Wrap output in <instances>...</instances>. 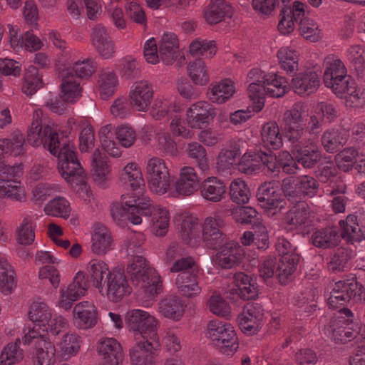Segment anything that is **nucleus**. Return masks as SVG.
Returning a JSON list of instances; mask_svg holds the SVG:
<instances>
[{
  "label": "nucleus",
  "mask_w": 365,
  "mask_h": 365,
  "mask_svg": "<svg viewBox=\"0 0 365 365\" xmlns=\"http://www.w3.org/2000/svg\"><path fill=\"white\" fill-rule=\"evenodd\" d=\"M130 282L147 297L158 295L163 291L160 277L149 265L145 257L135 256L126 267Z\"/></svg>",
  "instance_id": "obj_1"
},
{
  "label": "nucleus",
  "mask_w": 365,
  "mask_h": 365,
  "mask_svg": "<svg viewBox=\"0 0 365 365\" xmlns=\"http://www.w3.org/2000/svg\"><path fill=\"white\" fill-rule=\"evenodd\" d=\"M24 78L22 91L30 98L34 96L32 99L34 102L43 103L53 113L60 115L63 113L66 109L64 104L56 98L53 101L51 98V93L50 91L36 93L37 91L43 86L42 75L39 74L36 67L29 66L26 68Z\"/></svg>",
  "instance_id": "obj_2"
},
{
  "label": "nucleus",
  "mask_w": 365,
  "mask_h": 365,
  "mask_svg": "<svg viewBox=\"0 0 365 365\" xmlns=\"http://www.w3.org/2000/svg\"><path fill=\"white\" fill-rule=\"evenodd\" d=\"M75 148L67 140L57 150L58 170L61 176L69 183L81 185L85 183L86 173L77 159Z\"/></svg>",
  "instance_id": "obj_3"
},
{
  "label": "nucleus",
  "mask_w": 365,
  "mask_h": 365,
  "mask_svg": "<svg viewBox=\"0 0 365 365\" xmlns=\"http://www.w3.org/2000/svg\"><path fill=\"white\" fill-rule=\"evenodd\" d=\"M350 302H365V288L356 277L336 282L327 299V304L333 309Z\"/></svg>",
  "instance_id": "obj_4"
},
{
  "label": "nucleus",
  "mask_w": 365,
  "mask_h": 365,
  "mask_svg": "<svg viewBox=\"0 0 365 365\" xmlns=\"http://www.w3.org/2000/svg\"><path fill=\"white\" fill-rule=\"evenodd\" d=\"M27 142L34 147L42 145L51 154L56 155L57 150L66 145L67 139L48 125H42L41 121L34 120L27 131Z\"/></svg>",
  "instance_id": "obj_5"
},
{
  "label": "nucleus",
  "mask_w": 365,
  "mask_h": 365,
  "mask_svg": "<svg viewBox=\"0 0 365 365\" xmlns=\"http://www.w3.org/2000/svg\"><path fill=\"white\" fill-rule=\"evenodd\" d=\"M125 324L135 339L159 338L157 332L158 320L148 312L140 309L129 310L125 315Z\"/></svg>",
  "instance_id": "obj_6"
},
{
  "label": "nucleus",
  "mask_w": 365,
  "mask_h": 365,
  "mask_svg": "<svg viewBox=\"0 0 365 365\" xmlns=\"http://www.w3.org/2000/svg\"><path fill=\"white\" fill-rule=\"evenodd\" d=\"M207 337L212 344L222 353H235L239 348L238 338L230 324L219 320L210 321L207 324Z\"/></svg>",
  "instance_id": "obj_7"
},
{
  "label": "nucleus",
  "mask_w": 365,
  "mask_h": 365,
  "mask_svg": "<svg viewBox=\"0 0 365 365\" xmlns=\"http://www.w3.org/2000/svg\"><path fill=\"white\" fill-rule=\"evenodd\" d=\"M291 143L292 156L287 151L283 152L282 156L287 160H294L304 168H314L323 158L324 155L318 145L310 140H304L302 138Z\"/></svg>",
  "instance_id": "obj_8"
},
{
  "label": "nucleus",
  "mask_w": 365,
  "mask_h": 365,
  "mask_svg": "<svg viewBox=\"0 0 365 365\" xmlns=\"http://www.w3.org/2000/svg\"><path fill=\"white\" fill-rule=\"evenodd\" d=\"M307 114L303 106L294 104L284 113L281 124L283 135L291 143L302 139L307 123Z\"/></svg>",
  "instance_id": "obj_9"
},
{
  "label": "nucleus",
  "mask_w": 365,
  "mask_h": 365,
  "mask_svg": "<svg viewBox=\"0 0 365 365\" xmlns=\"http://www.w3.org/2000/svg\"><path fill=\"white\" fill-rule=\"evenodd\" d=\"M146 175L150 190L157 194L165 193L170 185L168 168L163 160L153 158L148 162Z\"/></svg>",
  "instance_id": "obj_10"
},
{
  "label": "nucleus",
  "mask_w": 365,
  "mask_h": 365,
  "mask_svg": "<svg viewBox=\"0 0 365 365\" xmlns=\"http://www.w3.org/2000/svg\"><path fill=\"white\" fill-rule=\"evenodd\" d=\"M159 338L135 339V344L130 349L132 365H155V357L160 350Z\"/></svg>",
  "instance_id": "obj_11"
},
{
  "label": "nucleus",
  "mask_w": 365,
  "mask_h": 365,
  "mask_svg": "<svg viewBox=\"0 0 365 365\" xmlns=\"http://www.w3.org/2000/svg\"><path fill=\"white\" fill-rule=\"evenodd\" d=\"M256 198L259 205L267 210H281L286 205L279 182L274 180L262 183L256 192Z\"/></svg>",
  "instance_id": "obj_12"
},
{
  "label": "nucleus",
  "mask_w": 365,
  "mask_h": 365,
  "mask_svg": "<svg viewBox=\"0 0 365 365\" xmlns=\"http://www.w3.org/2000/svg\"><path fill=\"white\" fill-rule=\"evenodd\" d=\"M105 284H106V295L112 302H119L132 292L124 270L120 268L113 269L110 273H108L104 279Z\"/></svg>",
  "instance_id": "obj_13"
},
{
  "label": "nucleus",
  "mask_w": 365,
  "mask_h": 365,
  "mask_svg": "<svg viewBox=\"0 0 365 365\" xmlns=\"http://www.w3.org/2000/svg\"><path fill=\"white\" fill-rule=\"evenodd\" d=\"M187 122L194 129L206 128L217 115V109L205 101L193 103L187 110Z\"/></svg>",
  "instance_id": "obj_14"
},
{
  "label": "nucleus",
  "mask_w": 365,
  "mask_h": 365,
  "mask_svg": "<svg viewBox=\"0 0 365 365\" xmlns=\"http://www.w3.org/2000/svg\"><path fill=\"white\" fill-rule=\"evenodd\" d=\"M245 257L242 247L235 241L225 242L215 255V262L222 269H232L239 265Z\"/></svg>",
  "instance_id": "obj_15"
},
{
  "label": "nucleus",
  "mask_w": 365,
  "mask_h": 365,
  "mask_svg": "<svg viewBox=\"0 0 365 365\" xmlns=\"http://www.w3.org/2000/svg\"><path fill=\"white\" fill-rule=\"evenodd\" d=\"M328 331L336 343L346 344L352 339L359 341L362 338L359 334L357 325L349 323V319L343 317L331 320Z\"/></svg>",
  "instance_id": "obj_16"
},
{
  "label": "nucleus",
  "mask_w": 365,
  "mask_h": 365,
  "mask_svg": "<svg viewBox=\"0 0 365 365\" xmlns=\"http://www.w3.org/2000/svg\"><path fill=\"white\" fill-rule=\"evenodd\" d=\"M223 225L220 217L206 218L202 227V238L207 248L220 249L224 245L226 235L220 230Z\"/></svg>",
  "instance_id": "obj_17"
},
{
  "label": "nucleus",
  "mask_w": 365,
  "mask_h": 365,
  "mask_svg": "<svg viewBox=\"0 0 365 365\" xmlns=\"http://www.w3.org/2000/svg\"><path fill=\"white\" fill-rule=\"evenodd\" d=\"M98 354L102 357L103 365H123L124 353L120 344L114 338L101 340L97 347Z\"/></svg>",
  "instance_id": "obj_18"
},
{
  "label": "nucleus",
  "mask_w": 365,
  "mask_h": 365,
  "mask_svg": "<svg viewBox=\"0 0 365 365\" xmlns=\"http://www.w3.org/2000/svg\"><path fill=\"white\" fill-rule=\"evenodd\" d=\"M290 86L298 95L309 96L317 91L320 86V78L317 72L307 70L296 74Z\"/></svg>",
  "instance_id": "obj_19"
},
{
  "label": "nucleus",
  "mask_w": 365,
  "mask_h": 365,
  "mask_svg": "<svg viewBox=\"0 0 365 365\" xmlns=\"http://www.w3.org/2000/svg\"><path fill=\"white\" fill-rule=\"evenodd\" d=\"M76 325L83 329L95 327L98 322V310L93 303L83 301L77 304L73 311Z\"/></svg>",
  "instance_id": "obj_20"
},
{
  "label": "nucleus",
  "mask_w": 365,
  "mask_h": 365,
  "mask_svg": "<svg viewBox=\"0 0 365 365\" xmlns=\"http://www.w3.org/2000/svg\"><path fill=\"white\" fill-rule=\"evenodd\" d=\"M339 225L341 228L340 238L348 243L353 244L365 240V230L363 226L360 225L357 215L349 214L345 220H341Z\"/></svg>",
  "instance_id": "obj_21"
},
{
  "label": "nucleus",
  "mask_w": 365,
  "mask_h": 365,
  "mask_svg": "<svg viewBox=\"0 0 365 365\" xmlns=\"http://www.w3.org/2000/svg\"><path fill=\"white\" fill-rule=\"evenodd\" d=\"M153 98V87L147 81L136 82L135 88L130 93V103L139 111H145L150 105Z\"/></svg>",
  "instance_id": "obj_22"
},
{
  "label": "nucleus",
  "mask_w": 365,
  "mask_h": 365,
  "mask_svg": "<svg viewBox=\"0 0 365 365\" xmlns=\"http://www.w3.org/2000/svg\"><path fill=\"white\" fill-rule=\"evenodd\" d=\"M198 272H184L179 273L175 279L178 292L187 298L194 297L201 292L198 282Z\"/></svg>",
  "instance_id": "obj_23"
},
{
  "label": "nucleus",
  "mask_w": 365,
  "mask_h": 365,
  "mask_svg": "<svg viewBox=\"0 0 365 365\" xmlns=\"http://www.w3.org/2000/svg\"><path fill=\"white\" fill-rule=\"evenodd\" d=\"M312 244L320 249H331L340 243V235L336 227H326L315 230L311 236Z\"/></svg>",
  "instance_id": "obj_24"
},
{
  "label": "nucleus",
  "mask_w": 365,
  "mask_h": 365,
  "mask_svg": "<svg viewBox=\"0 0 365 365\" xmlns=\"http://www.w3.org/2000/svg\"><path fill=\"white\" fill-rule=\"evenodd\" d=\"M34 365H54L56 348L53 344L46 338L40 337L35 342V351L32 354Z\"/></svg>",
  "instance_id": "obj_25"
},
{
  "label": "nucleus",
  "mask_w": 365,
  "mask_h": 365,
  "mask_svg": "<svg viewBox=\"0 0 365 365\" xmlns=\"http://www.w3.org/2000/svg\"><path fill=\"white\" fill-rule=\"evenodd\" d=\"M301 256L298 253L285 255L277 259V278L280 284L286 285L293 279V274L297 270Z\"/></svg>",
  "instance_id": "obj_26"
},
{
  "label": "nucleus",
  "mask_w": 365,
  "mask_h": 365,
  "mask_svg": "<svg viewBox=\"0 0 365 365\" xmlns=\"http://www.w3.org/2000/svg\"><path fill=\"white\" fill-rule=\"evenodd\" d=\"M158 310L164 317L174 321L180 320L185 312L182 301L175 294L163 298L158 303Z\"/></svg>",
  "instance_id": "obj_27"
},
{
  "label": "nucleus",
  "mask_w": 365,
  "mask_h": 365,
  "mask_svg": "<svg viewBox=\"0 0 365 365\" xmlns=\"http://www.w3.org/2000/svg\"><path fill=\"white\" fill-rule=\"evenodd\" d=\"M240 155V141L234 140L229 141L218 154L217 160L218 170L225 171L236 165Z\"/></svg>",
  "instance_id": "obj_28"
},
{
  "label": "nucleus",
  "mask_w": 365,
  "mask_h": 365,
  "mask_svg": "<svg viewBox=\"0 0 365 365\" xmlns=\"http://www.w3.org/2000/svg\"><path fill=\"white\" fill-rule=\"evenodd\" d=\"M160 59L166 65L174 63L179 55V42L175 34H164L158 48Z\"/></svg>",
  "instance_id": "obj_29"
},
{
  "label": "nucleus",
  "mask_w": 365,
  "mask_h": 365,
  "mask_svg": "<svg viewBox=\"0 0 365 365\" xmlns=\"http://www.w3.org/2000/svg\"><path fill=\"white\" fill-rule=\"evenodd\" d=\"M201 195L207 200L217 202L225 197L226 187L224 182L216 177L204 180L200 186Z\"/></svg>",
  "instance_id": "obj_30"
},
{
  "label": "nucleus",
  "mask_w": 365,
  "mask_h": 365,
  "mask_svg": "<svg viewBox=\"0 0 365 365\" xmlns=\"http://www.w3.org/2000/svg\"><path fill=\"white\" fill-rule=\"evenodd\" d=\"M349 136L345 129L327 130L321 138L322 145L327 153H336L346 143Z\"/></svg>",
  "instance_id": "obj_31"
},
{
  "label": "nucleus",
  "mask_w": 365,
  "mask_h": 365,
  "mask_svg": "<svg viewBox=\"0 0 365 365\" xmlns=\"http://www.w3.org/2000/svg\"><path fill=\"white\" fill-rule=\"evenodd\" d=\"M198 187L199 180L195 169L192 167L182 168L176 182V191L180 195L189 196L197 190Z\"/></svg>",
  "instance_id": "obj_32"
},
{
  "label": "nucleus",
  "mask_w": 365,
  "mask_h": 365,
  "mask_svg": "<svg viewBox=\"0 0 365 365\" xmlns=\"http://www.w3.org/2000/svg\"><path fill=\"white\" fill-rule=\"evenodd\" d=\"M232 15V8L225 0H211L204 11L205 21L210 25L222 21L225 17L230 18Z\"/></svg>",
  "instance_id": "obj_33"
},
{
  "label": "nucleus",
  "mask_w": 365,
  "mask_h": 365,
  "mask_svg": "<svg viewBox=\"0 0 365 365\" xmlns=\"http://www.w3.org/2000/svg\"><path fill=\"white\" fill-rule=\"evenodd\" d=\"M91 250L97 255H105L111 250L113 239L110 231L101 224H96L92 235Z\"/></svg>",
  "instance_id": "obj_34"
},
{
  "label": "nucleus",
  "mask_w": 365,
  "mask_h": 365,
  "mask_svg": "<svg viewBox=\"0 0 365 365\" xmlns=\"http://www.w3.org/2000/svg\"><path fill=\"white\" fill-rule=\"evenodd\" d=\"M141 194L136 193V195H122L121 204L128 210L133 216H145L148 217L153 210V205L148 202H145L140 198Z\"/></svg>",
  "instance_id": "obj_35"
},
{
  "label": "nucleus",
  "mask_w": 365,
  "mask_h": 365,
  "mask_svg": "<svg viewBox=\"0 0 365 365\" xmlns=\"http://www.w3.org/2000/svg\"><path fill=\"white\" fill-rule=\"evenodd\" d=\"M62 76L61 97L63 101L73 103L81 96L82 88L80 87V82L73 78L71 71H66Z\"/></svg>",
  "instance_id": "obj_36"
},
{
  "label": "nucleus",
  "mask_w": 365,
  "mask_h": 365,
  "mask_svg": "<svg viewBox=\"0 0 365 365\" xmlns=\"http://www.w3.org/2000/svg\"><path fill=\"white\" fill-rule=\"evenodd\" d=\"M180 226V235L182 241L189 246L196 245L202 231V225L197 219L186 218Z\"/></svg>",
  "instance_id": "obj_37"
},
{
  "label": "nucleus",
  "mask_w": 365,
  "mask_h": 365,
  "mask_svg": "<svg viewBox=\"0 0 365 365\" xmlns=\"http://www.w3.org/2000/svg\"><path fill=\"white\" fill-rule=\"evenodd\" d=\"M267 94L271 97H282L289 89V84L284 77L277 73H269L263 76Z\"/></svg>",
  "instance_id": "obj_38"
},
{
  "label": "nucleus",
  "mask_w": 365,
  "mask_h": 365,
  "mask_svg": "<svg viewBox=\"0 0 365 365\" xmlns=\"http://www.w3.org/2000/svg\"><path fill=\"white\" fill-rule=\"evenodd\" d=\"M87 269L88 272L87 280L92 282L93 287L101 292L104 286V282L103 283L104 277L106 276V278L108 273H110L108 264L101 260L92 259L89 262Z\"/></svg>",
  "instance_id": "obj_39"
},
{
  "label": "nucleus",
  "mask_w": 365,
  "mask_h": 365,
  "mask_svg": "<svg viewBox=\"0 0 365 365\" xmlns=\"http://www.w3.org/2000/svg\"><path fill=\"white\" fill-rule=\"evenodd\" d=\"M120 178L125 182H128L133 191L142 194L144 190V180L140 168L135 163H128L123 169Z\"/></svg>",
  "instance_id": "obj_40"
},
{
  "label": "nucleus",
  "mask_w": 365,
  "mask_h": 365,
  "mask_svg": "<svg viewBox=\"0 0 365 365\" xmlns=\"http://www.w3.org/2000/svg\"><path fill=\"white\" fill-rule=\"evenodd\" d=\"M324 82L325 85H330L334 81L346 75V68L340 59H335L333 56L324 58Z\"/></svg>",
  "instance_id": "obj_41"
},
{
  "label": "nucleus",
  "mask_w": 365,
  "mask_h": 365,
  "mask_svg": "<svg viewBox=\"0 0 365 365\" xmlns=\"http://www.w3.org/2000/svg\"><path fill=\"white\" fill-rule=\"evenodd\" d=\"M262 139L266 146L277 150L282 145V135L275 121L265 123L261 131Z\"/></svg>",
  "instance_id": "obj_42"
},
{
  "label": "nucleus",
  "mask_w": 365,
  "mask_h": 365,
  "mask_svg": "<svg viewBox=\"0 0 365 365\" xmlns=\"http://www.w3.org/2000/svg\"><path fill=\"white\" fill-rule=\"evenodd\" d=\"M209 91L207 93L209 99L216 103H225L235 92L233 84L227 80L215 85L211 84Z\"/></svg>",
  "instance_id": "obj_43"
},
{
  "label": "nucleus",
  "mask_w": 365,
  "mask_h": 365,
  "mask_svg": "<svg viewBox=\"0 0 365 365\" xmlns=\"http://www.w3.org/2000/svg\"><path fill=\"white\" fill-rule=\"evenodd\" d=\"M187 73L195 85L205 86L210 81V76L205 63L201 58H197L189 63Z\"/></svg>",
  "instance_id": "obj_44"
},
{
  "label": "nucleus",
  "mask_w": 365,
  "mask_h": 365,
  "mask_svg": "<svg viewBox=\"0 0 365 365\" xmlns=\"http://www.w3.org/2000/svg\"><path fill=\"white\" fill-rule=\"evenodd\" d=\"M151 215L152 217V232L156 236L163 237L166 235L169 227L168 212L166 210L157 208L153 206Z\"/></svg>",
  "instance_id": "obj_45"
},
{
  "label": "nucleus",
  "mask_w": 365,
  "mask_h": 365,
  "mask_svg": "<svg viewBox=\"0 0 365 365\" xmlns=\"http://www.w3.org/2000/svg\"><path fill=\"white\" fill-rule=\"evenodd\" d=\"M29 317L31 321L37 324L41 328L44 329L51 321V314L46 304L43 302H34L29 312Z\"/></svg>",
  "instance_id": "obj_46"
},
{
  "label": "nucleus",
  "mask_w": 365,
  "mask_h": 365,
  "mask_svg": "<svg viewBox=\"0 0 365 365\" xmlns=\"http://www.w3.org/2000/svg\"><path fill=\"white\" fill-rule=\"evenodd\" d=\"M282 196L284 200L291 204L301 203L305 202L302 200L300 190L297 186L295 176H289L282 180L281 185Z\"/></svg>",
  "instance_id": "obj_47"
},
{
  "label": "nucleus",
  "mask_w": 365,
  "mask_h": 365,
  "mask_svg": "<svg viewBox=\"0 0 365 365\" xmlns=\"http://www.w3.org/2000/svg\"><path fill=\"white\" fill-rule=\"evenodd\" d=\"M230 196L236 204L243 205L249 202L251 192L244 180L236 179L230 185Z\"/></svg>",
  "instance_id": "obj_48"
},
{
  "label": "nucleus",
  "mask_w": 365,
  "mask_h": 365,
  "mask_svg": "<svg viewBox=\"0 0 365 365\" xmlns=\"http://www.w3.org/2000/svg\"><path fill=\"white\" fill-rule=\"evenodd\" d=\"M277 58L281 67L292 74L298 70V54L296 51L288 47H282L277 51Z\"/></svg>",
  "instance_id": "obj_49"
},
{
  "label": "nucleus",
  "mask_w": 365,
  "mask_h": 365,
  "mask_svg": "<svg viewBox=\"0 0 365 365\" xmlns=\"http://www.w3.org/2000/svg\"><path fill=\"white\" fill-rule=\"evenodd\" d=\"M294 206L287 215V222L295 227L304 225L308 223L309 218V207L306 202L294 204Z\"/></svg>",
  "instance_id": "obj_50"
},
{
  "label": "nucleus",
  "mask_w": 365,
  "mask_h": 365,
  "mask_svg": "<svg viewBox=\"0 0 365 365\" xmlns=\"http://www.w3.org/2000/svg\"><path fill=\"white\" fill-rule=\"evenodd\" d=\"M255 160L262 162L264 168H267V170L272 173H278L280 167H282L286 173H290L292 170V169L289 168V164L287 163H278L276 156L272 154L270 150H269L268 152L260 150L255 154Z\"/></svg>",
  "instance_id": "obj_51"
},
{
  "label": "nucleus",
  "mask_w": 365,
  "mask_h": 365,
  "mask_svg": "<svg viewBox=\"0 0 365 365\" xmlns=\"http://www.w3.org/2000/svg\"><path fill=\"white\" fill-rule=\"evenodd\" d=\"M16 287L14 271L11 267L0 259V290L5 294H9Z\"/></svg>",
  "instance_id": "obj_52"
},
{
  "label": "nucleus",
  "mask_w": 365,
  "mask_h": 365,
  "mask_svg": "<svg viewBox=\"0 0 365 365\" xmlns=\"http://www.w3.org/2000/svg\"><path fill=\"white\" fill-rule=\"evenodd\" d=\"M351 255V250L345 247L338 248L328 264L329 270L333 273L344 272Z\"/></svg>",
  "instance_id": "obj_53"
},
{
  "label": "nucleus",
  "mask_w": 365,
  "mask_h": 365,
  "mask_svg": "<svg viewBox=\"0 0 365 365\" xmlns=\"http://www.w3.org/2000/svg\"><path fill=\"white\" fill-rule=\"evenodd\" d=\"M16 242L21 245H31L35 240V227L31 219L25 217L16 230Z\"/></svg>",
  "instance_id": "obj_54"
},
{
  "label": "nucleus",
  "mask_w": 365,
  "mask_h": 365,
  "mask_svg": "<svg viewBox=\"0 0 365 365\" xmlns=\"http://www.w3.org/2000/svg\"><path fill=\"white\" fill-rule=\"evenodd\" d=\"M330 156L324 155L322 160L318 163L315 175L322 182L331 180L338 174L337 167Z\"/></svg>",
  "instance_id": "obj_55"
},
{
  "label": "nucleus",
  "mask_w": 365,
  "mask_h": 365,
  "mask_svg": "<svg viewBox=\"0 0 365 365\" xmlns=\"http://www.w3.org/2000/svg\"><path fill=\"white\" fill-rule=\"evenodd\" d=\"M89 287L88 280H86L84 272L79 271L76 274L73 282L68 285L66 290L61 289V292L68 294L70 297L79 299L84 296Z\"/></svg>",
  "instance_id": "obj_56"
},
{
  "label": "nucleus",
  "mask_w": 365,
  "mask_h": 365,
  "mask_svg": "<svg viewBox=\"0 0 365 365\" xmlns=\"http://www.w3.org/2000/svg\"><path fill=\"white\" fill-rule=\"evenodd\" d=\"M110 214L113 220L120 227H125L128 221L133 225H140L142 222L140 215L133 216L122 204L113 205L110 209Z\"/></svg>",
  "instance_id": "obj_57"
},
{
  "label": "nucleus",
  "mask_w": 365,
  "mask_h": 365,
  "mask_svg": "<svg viewBox=\"0 0 365 365\" xmlns=\"http://www.w3.org/2000/svg\"><path fill=\"white\" fill-rule=\"evenodd\" d=\"M358 152L353 148H345L334 157V163L337 168L343 172H349L354 168L356 162Z\"/></svg>",
  "instance_id": "obj_58"
},
{
  "label": "nucleus",
  "mask_w": 365,
  "mask_h": 365,
  "mask_svg": "<svg viewBox=\"0 0 365 365\" xmlns=\"http://www.w3.org/2000/svg\"><path fill=\"white\" fill-rule=\"evenodd\" d=\"M248 94L252 101L254 111L259 112L264 106V96L267 94L263 80H257V83H251L248 88Z\"/></svg>",
  "instance_id": "obj_59"
},
{
  "label": "nucleus",
  "mask_w": 365,
  "mask_h": 365,
  "mask_svg": "<svg viewBox=\"0 0 365 365\" xmlns=\"http://www.w3.org/2000/svg\"><path fill=\"white\" fill-rule=\"evenodd\" d=\"M188 157L193 160V163L202 170L208 168L207 152L205 148L197 142L190 143L186 149Z\"/></svg>",
  "instance_id": "obj_60"
},
{
  "label": "nucleus",
  "mask_w": 365,
  "mask_h": 365,
  "mask_svg": "<svg viewBox=\"0 0 365 365\" xmlns=\"http://www.w3.org/2000/svg\"><path fill=\"white\" fill-rule=\"evenodd\" d=\"M297 186L300 190L302 200L315 196L319 190V183L314 178L308 175L295 176Z\"/></svg>",
  "instance_id": "obj_61"
},
{
  "label": "nucleus",
  "mask_w": 365,
  "mask_h": 365,
  "mask_svg": "<svg viewBox=\"0 0 365 365\" xmlns=\"http://www.w3.org/2000/svg\"><path fill=\"white\" fill-rule=\"evenodd\" d=\"M106 158L105 153L98 148L95 150L92 159V172L95 180H103L108 173Z\"/></svg>",
  "instance_id": "obj_62"
},
{
  "label": "nucleus",
  "mask_w": 365,
  "mask_h": 365,
  "mask_svg": "<svg viewBox=\"0 0 365 365\" xmlns=\"http://www.w3.org/2000/svg\"><path fill=\"white\" fill-rule=\"evenodd\" d=\"M258 212L252 207H241L234 213L236 222L242 225H252L253 229H256L257 225H262L257 217Z\"/></svg>",
  "instance_id": "obj_63"
},
{
  "label": "nucleus",
  "mask_w": 365,
  "mask_h": 365,
  "mask_svg": "<svg viewBox=\"0 0 365 365\" xmlns=\"http://www.w3.org/2000/svg\"><path fill=\"white\" fill-rule=\"evenodd\" d=\"M23 353L19 347V341L9 344L0 355V365H12L23 359Z\"/></svg>",
  "instance_id": "obj_64"
}]
</instances>
